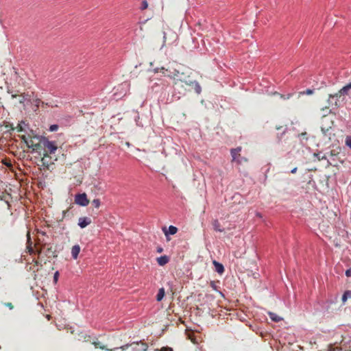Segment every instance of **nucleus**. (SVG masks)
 <instances>
[{"instance_id":"obj_1","label":"nucleus","mask_w":351,"mask_h":351,"mask_svg":"<svg viewBox=\"0 0 351 351\" xmlns=\"http://www.w3.org/2000/svg\"><path fill=\"white\" fill-rule=\"evenodd\" d=\"M148 344L143 341H134L120 348H114L109 351H147Z\"/></svg>"},{"instance_id":"obj_2","label":"nucleus","mask_w":351,"mask_h":351,"mask_svg":"<svg viewBox=\"0 0 351 351\" xmlns=\"http://www.w3.org/2000/svg\"><path fill=\"white\" fill-rule=\"evenodd\" d=\"M22 139L25 143L27 146L29 148H32L34 151L41 149L43 139H41L39 136H32L29 134L27 136L23 135L22 136Z\"/></svg>"},{"instance_id":"obj_3","label":"nucleus","mask_w":351,"mask_h":351,"mask_svg":"<svg viewBox=\"0 0 351 351\" xmlns=\"http://www.w3.org/2000/svg\"><path fill=\"white\" fill-rule=\"evenodd\" d=\"M42 143L41 149L43 150V154H48L51 156L56 155L58 147L55 142L49 141L46 138H43Z\"/></svg>"},{"instance_id":"obj_4","label":"nucleus","mask_w":351,"mask_h":351,"mask_svg":"<svg viewBox=\"0 0 351 351\" xmlns=\"http://www.w3.org/2000/svg\"><path fill=\"white\" fill-rule=\"evenodd\" d=\"M329 156L330 158L327 159V166L338 167L339 163L343 162L339 156V152L336 149L331 150Z\"/></svg>"},{"instance_id":"obj_5","label":"nucleus","mask_w":351,"mask_h":351,"mask_svg":"<svg viewBox=\"0 0 351 351\" xmlns=\"http://www.w3.org/2000/svg\"><path fill=\"white\" fill-rule=\"evenodd\" d=\"M241 147H238L234 149H231L230 154L232 156V162H236L237 163L241 165L243 162H247V158L245 157H241L240 152L241 151Z\"/></svg>"},{"instance_id":"obj_6","label":"nucleus","mask_w":351,"mask_h":351,"mask_svg":"<svg viewBox=\"0 0 351 351\" xmlns=\"http://www.w3.org/2000/svg\"><path fill=\"white\" fill-rule=\"evenodd\" d=\"M43 156L41 159L42 165L47 169H50L54 165V162L57 160V156H51L48 154H43Z\"/></svg>"},{"instance_id":"obj_7","label":"nucleus","mask_w":351,"mask_h":351,"mask_svg":"<svg viewBox=\"0 0 351 351\" xmlns=\"http://www.w3.org/2000/svg\"><path fill=\"white\" fill-rule=\"evenodd\" d=\"M169 86L167 82L164 80H158L157 82H154L152 86V90L154 93H159L165 91Z\"/></svg>"},{"instance_id":"obj_8","label":"nucleus","mask_w":351,"mask_h":351,"mask_svg":"<svg viewBox=\"0 0 351 351\" xmlns=\"http://www.w3.org/2000/svg\"><path fill=\"white\" fill-rule=\"evenodd\" d=\"M179 81L184 83L187 86H195V92L197 94H200L202 91V88L199 84L196 81H192L189 80V76H183L182 77L179 78Z\"/></svg>"},{"instance_id":"obj_9","label":"nucleus","mask_w":351,"mask_h":351,"mask_svg":"<svg viewBox=\"0 0 351 351\" xmlns=\"http://www.w3.org/2000/svg\"><path fill=\"white\" fill-rule=\"evenodd\" d=\"M335 99V102H332V104H335V108L337 109L341 106H343L344 104H346L348 101L346 99V98L343 96V94H341V91L339 90L337 93H335V97L334 98Z\"/></svg>"},{"instance_id":"obj_10","label":"nucleus","mask_w":351,"mask_h":351,"mask_svg":"<svg viewBox=\"0 0 351 351\" xmlns=\"http://www.w3.org/2000/svg\"><path fill=\"white\" fill-rule=\"evenodd\" d=\"M90 201L87 198L85 193L76 194L75 196V203L82 206H86L88 205Z\"/></svg>"},{"instance_id":"obj_11","label":"nucleus","mask_w":351,"mask_h":351,"mask_svg":"<svg viewBox=\"0 0 351 351\" xmlns=\"http://www.w3.org/2000/svg\"><path fill=\"white\" fill-rule=\"evenodd\" d=\"M333 124V121L332 120H330L328 118H327L326 116L322 117V126L321 130L322 132L326 134L327 132L332 128V125Z\"/></svg>"},{"instance_id":"obj_12","label":"nucleus","mask_w":351,"mask_h":351,"mask_svg":"<svg viewBox=\"0 0 351 351\" xmlns=\"http://www.w3.org/2000/svg\"><path fill=\"white\" fill-rule=\"evenodd\" d=\"M172 74H165V76L174 80V84H176L179 81V78L184 76V73H180L179 69L173 67V71H171Z\"/></svg>"},{"instance_id":"obj_13","label":"nucleus","mask_w":351,"mask_h":351,"mask_svg":"<svg viewBox=\"0 0 351 351\" xmlns=\"http://www.w3.org/2000/svg\"><path fill=\"white\" fill-rule=\"evenodd\" d=\"M339 90L341 94H343L348 101H351V82L344 86Z\"/></svg>"},{"instance_id":"obj_14","label":"nucleus","mask_w":351,"mask_h":351,"mask_svg":"<svg viewBox=\"0 0 351 351\" xmlns=\"http://www.w3.org/2000/svg\"><path fill=\"white\" fill-rule=\"evenodd\" d=\"M91 219L87 217H80L78 220V226L81 228H84L87 226L90 225L91 223Z\"/></svg>"},{"instance_id":"obj_15","label":"nucleus","mask_w":351,"mask_h":351,"mask_svg":"<svg viewBox=\"0 0 351 351\" xmlns=\"http://www.w3.org/2000/svg\"><path fill=\"white\" fill-rule=\"evenodd\" d=\"M173 66L169 65L167 68L161 67V68H156L154 69L155 73L162 72L163 75L165 76V74H172L171 71H173Z\"/></svg>"},{"instance_id":"obj_16","label":"nucleus","mask_w":351,"mask_h":351,"mask_svg":"<svg viewBox=\"0 0 351 351\" xmlns=\"http://www.w3.org/2000/svg\"><path fill=\"white\" fill-rule=\"evenodd\" d=\"M213 263L215 266V271L218 274H222L224 272L225 269H224V267L222 264L219 263V262H217L216 261H213Z\"/></svg>"},{"instance_id":"obj_17","label":"nucleus","mask_w":351,"mask_h":351,"mask_svg":"<svg viewBox=\"0 0 351 351\" xmlns=\"http://www.w3.org/2000/svg\"><path fill=\"white\" fill-rule=\"evenodd\" d=\"M80 252V246L79 245H75L71 248V255L74 259H77L78 254Z\"/></svg>"},{"instance_id":"obj_18","label":"nucleus","mask_w":351,"mask_h":351,"mask_svg":"<svg viewBox=\"0 0 351 351\" xmlns=\"http://www.w3.org/2000/svg\"><path fill=\"white\" fill-rule=\"evenodd\" d=\"M169 261V258L167 256L164 255L157 258V263L160 266H164Z\"/></svg>"},{"instance_id":"obj_19","label":"nucleus","mask_w":351,"mask_h":351,"mask_svg":"<svg viewBox=\"0 0 351 351\" xmlns=\"http://www.w3.org/2000/svg\"><path fill=\"white\" fill-rule=\"evenodd\" d=\"M92 344L95 346V348H99V349H101V350H106L107 351H109L108 348H107V346L106 345H104L102 342L98 341V340H96V341H93L92 342Z\"/></svg>"},{"instance_id":"obj_20","label":"nucleus","mask_w":351,"mask_h":351,"mask_svg":"<svg viewBox=\"0 0 351 351\" xmlns=\"http://www.w3.org/2000/svg\"><path fill=\"white\" fill-rule=\"evenodd\" d=\"M335 97V94H330L328 95V99L327 100V102H328V106H326V108H328L330 107H332V109H335V104H332V102H335V99H333Z\"/></svg>"},{"instance_id":"obj_21","label":"nucleus","mask_w":351,"mask_h":351,"mask_svg":"<svg viewBox=\"0 0 351 351\" xmlns=\"http://www.w3.org/2000/svg\"><path fill=\"white\" fill-rule=\"evenodd\" d=\"M212 225H213V229L215 231L220 232H223L224 231V229L221 228L220 223L219 222V221L217 219L214 220L212 222Z\"/></svg>"},{"instance_id":"obj_22","label":"nucleus","mask_w":351,"mask_h":351,"mask_svg":"<svg viewBox=\"0 0 351 351\" xmlns=\"http://www.w3.org/2000/svg\"><path fill=\"white\" fill-rule=\"evenodd\" d=\"M165 295V289L163 287L160 288L156 295V300L160 302L161 301Z\"/></svg>"},{"instance_id":"obj_23","label":"nucleus","mask_w":351,"mask_h":351,"mask_svg":"<svg viewBox=\"0 0 351 351\" xmlns=\"http://www.w3.org/2000/svg\"><path fill=\"white\" fill-rule=\"evenodd\" d=\"M178 232V228L176 226H170L168 228V232H165V235L167 236V234H175Z\"/></svg>"},{"instance_id":"obj_24","label":"nucleus","mask_w":351,"mask_h":351,"mask_svg":"<svg viewBox=\"0 0 351 351\" xmlns=\"http://www.w3.org/2000/svg\"><path fill=\"white\" fill-rule=\"evenodd\" d=\"M269 315L270 319L276 322H278L279 321L282 320V318L274 313L270 312L269 313Z\"/></svg>"},{"instance_id":"obj_25","label":"nucleus","mask_w":351,"mask_h":351,"mask_svg":"<svg viewBox=\"0 0 351 351\" xmlns=\"http://www.w3.org/2000/svg\"><path fill=\"white\" fill-rule=\"evenodd\" d=\"M348 298H351V291L348 290L342 295V302L344 304Z\"/></svg>"},{"instance_id":"obj_26","label":"nucleus","mask_w":351,"mask_h":351,"mask_svg":"<svg viewBox=\"0 0 351 351\" xmlns=\"http://www.w3.org/2000/svg\"><path fill=\"white\" fill-rule=\"evenodd\" d=\"M188 338L193 342L194 344L199 343V339L194 335L193 333H189L188 335Z\"/></svg>"},{"instance_id":"obj_27","label":"nucleus","mask_w":351,"mask_h":351,"mask_svg":"<svg viewBox=\"0 0 351 351\" xmlns=\"http://www.w3.org/2000/svg\"><path fill=\"white\" fill-rule=\"evenodd\" d=\"M314 156L316 157L319 161L322 160H327L326 155H322L321 153H315Z\"/></svg>"},{"instance_id":"obj_28","label":"nucleus","mask_w":351,"mask_h":351,"mask_svg":"<svg viewBox=\"0 0 351 351\" xmlns=\"http://www.w3.org/2000/svg\"><path fill=\"white\" fill-rule=\"evenodd\" d=\"M298 136L300 138L301 142H303V141H307L308 140V136L306 132H302L298 135Z\"/></svg>"},{"instance_id":"obj_29","label":"nucleus","mask_w":351,"mask_h":351,"mask_svg":"<svg viewBox=\"0 0 351 351\" xmlns=\"http://www.w3.org/2000/svg\"><path fill=\"white\" fill-rule=\"evenodd\" d=\"M92 204L95 208H98L100 206V200L99 199H94L92 201Z\"/></svg>"},{"instance_id":"obj_30","label":"nucleus","mask_w":351,"mask_h":351,"mask_svg":"<svg viewBox=\"0 0 351 351\" xmlns=\"http://www.w3.org/2000/svg\"><path fill=\"white\" fill-rule=\"evenodd\" d=\"M147 7H148V3H147V1L146 0H143V2H142V5H141V9L142 10H143L147 9Z\"/></svg>"},{"instance_id":"obj_31","label":"nucleus","mask_w":351,"mask_h":351,"mask_svg":"<svg viewBox=\"0 0 351 351\" xmlns=\"http://www.w3.org/2000/svg\"><path fill=\"white\" fill-rule=\"evenodd\" d=\"M313 93V90L311 89H306V90L300 93V95H304V94L312 95Z\"/></svg>"},{"instance_id":"obj_32","label":"nucleus","mask_w":351,"mask_h":351,"mask_svg":"<svg viewBox=\"0 0 351 351\" xmlns=\"http://www.w3.org/2000/svg\"><path fill=\"white\" fill-rule=\"evenodd\" d=\"M346 145L351 149V136L346 137Z\"/></svg>"},{"instance_id":"obj_33","label":"nucleus","mask_w":351,"mask_h":351,"mask_svg":"<svg viewBox=\"0 0 351 351\" xmlns=\"http://www.w3.org/2000/svg\"><path fill=\"white\" fill-rule=\"evenodd\" d=\"M3 305L9 308L10 310H12L14 308V305L11 302H5L3 303Z\"/></svg>"},{"instance_id":"obj_34","label":"nucleus","mask_w":351,"mask_h":351,"mask_svg":"<svg viewBox=\"0 0 351 351\" xmlns=\"http://www.w3.org/2000/svg\"><path fill=\"white\" fill-rule=\"evenodd\" d=\"M58 129V125H56V124H54V125H51L50 126V128H49V130H50L51 132H55V131H56Z\"/></svg>"},{"instance_id":"obj_35","label":"nucleus","mask_w":351,"mask_h":351,"mask_svg":"<svg viewBox=\"0 0 351 351\" xmlns=\"http://www.w3.org/2000/svg\"><path fill=\"white\" fill-rule=\"evenodd\" d=\"M27 248L30 254L34 253V250L33 247H32V243H30V244L27 247Z\"/></svg>"},{"instance_id":"obj_36","label":"nucleus","mask_w":351,"mask_h":351,"mask_svg":"<svg viewBox=\"0 0 351 351\" xmlns=\"http://www.w3.org/2000/svg\"><path fill=\"white\" fill-rule=\"evenodd\" d=\"M158 351H173V349L169 347H162Z\"/></svg>"},{"instance_id":"obj_37","label":"nucleus","mask_w":351,"mask_h":351,"mask_svg":"<svg viewBox=\"0 0 351 351\" xmlns=\"http://www.w3.org/2000/svg\"><path fill=\"white\" fill-rule=\"evenodd\" d=\"M26 97L25 95H21L20 96V99H19V102L21 104H24L25 101L26 100Z\"/></svg>"},{"instance_id":"obj_38","label":"nucleus","mask_w":351,"mask_h":351,"mask_svg":"<svg viewBox=\"0 0 351 351\" xmlns=\"http://www.w3.org/2000/svg\"><path fill=\"white\" fill-rule=\"evenodd\" d=\"M58 276H59V273H58V271H56V272L54 274V276H53V280H54V281H55L56 282L58 281Z\"/></svg>"},{"instance_id":"obj_39","label":"nucleus","mask_w":351,"mask_h":351,"mask_svg":"<svg viewBox=\"0 0 351 351\" xmlns=\"http://www.w3.org/2000/svg\"><path fill=\"white\" fill-rule=\"evenodd\" d=\"M346 276L347 277H350L351 276V269H347L346 271Z\"/></svg>"},{"instance_id":"obj_40","label":"nucleus","mask_w":351,"mask_h":351,"mask_svg":"<svg viewBox=\"0 0 351 351\" xmlns=\"http://www.w3.org/2000/svg\"><path fill=\"white\" fill-rule=\"evenodd\" d=\"M171 37H172L173 41H174L177 39V35L174 32H171Z\"/></svg>"},{"instance_id":"obj_41","label":"nucleus","mask_w":351,"mask_h":351,"mask_svg":"<svg viewBox=\"0 0 351 351\" xmlns=\"http://www.w3.org/2000/svg\"><path fill=\"white\" fill-rule=\"evenodd\" d=\"M167 34H166V33L164 32L163 43H167Z\"/></svg>"},{"instance_id":"obj_42","label":"nucleus","mask_w":351,"mask_h":351,"mask_svg":"<svg viewBox=\"0 0 351 351\" xmlns=\"http://www.w3.org/2000/svg\"><path fill=\"white\" fill-rule=\"evenodd\" d=\"M162 251H163L162 247H158L157 248V252H158V253H161V252H162Z\"/></svg>"},{"instance_id":"obj_43","label":"nucleus","mask_w":351,"mask_h":351,"mask_svg":"<svg viewBox=\"0 0 351 351\" xmlns=\"http://www.w3.org/2000/svg\"><path fill=\"white\" fill-rule=\"evenodd\" d=\"M69 210H63L62 212V215H63V218L65 217L66 213H68Z\"/></svg>"},{"instance_id":"obj_44","label":"nucleus","mask_w":351,"mask_h":351,"mask_svg":"<svg viewBox=\"0 0 351 351\" xmlns=\"http://www.w3.org/2000/svg\"><path fill=\"white\" fill-rule=\"evenodd\" d=\"M296 171H297V167H295V168H293V169L291 171V173H296Z\"/></svg>"},{"instance_id":"obj_45","label":"nucleus","mask_w":351,"mask_h":351,"mask_svg":"<svg viewBox=\"0 0 351 351\" xmlns=\"http://www.w3.org/2000/svg\"><path fill=\"white\" fill-rule=\"evenodd\" d=\"M281 128H282V126H276V129L277 130H280Z\"/></svg>"},{"instance_id":"obj_46","label":"nucleus","mask_w":351,"mask_h":351,"mask_svg":"<svg viewBox=\"0 0 351 351\" xmlns=\"http://www.w3.org/2000/svg\"><path fill=\"white\" fill-rule=\"evenodd\" d=\"M86 337H88V339L90 338V336H88V337H85L84 339H86ZM85 341H88V339H85Z\"/></svg>"},{"instance_id":"obj_47","label":"nucleus","mask_w":351,"mask_h":351,"mask_svg":"<svg viewBox=\"0 0 351 351\" xmlns=\"http://www.w3.org/2000/svg\"><path fill=\"white\" fill-rule=\"evenodd\" d=\"M40 102H41V104H43V101H40V100H38V104H39V103H40ZM37 106H38V104H37Z\"/></svg>"},{"instance_id":"obj_48","label":"nucleus","mask_w":351,"mask_h":351,"mask_svg":"<svg viewBox=\"0 0 351 351\" xmlns=\"http://www.w3.org/2000/svg\"><path fill=\"white\" fill-rule=\"evenodd\" d=\"M27 237H28V239L29 240L30 238H29V232H27Z\"/></svg>"},{"instance_id":"obj_49","label":"nucleus","mask_w":351,"mask_h":351,"mask_svg":"<svg viewBox=\"0 0 351 351\" xmlns=\"http://www.w3.org/2000/svg\"><path fill=\"white\" fill-rule=\"evenodd\" d=\"M195 90V86H190Z\"/></svg>"},{"instance_id":"obj_50","label":"nucleus","mask_w":351,"mask_h":351,"mask_svg":"<svg viewBox=\"0 0 351 351\" xmlns=\"http://www.w3.org/2000/svg\"><path fill=\"white\" fill-rule=\"evenodd\" d=\"M5 165H6L7 166H11V164H10V163H7V164H5Z\"/></svg>"},{"instance_id":"obj_51","label":"nucleus","mask_w":351,"mask_h":351,"mask_svg":"<svg viewBox=\"0 0 351 351\" xmlns=\"http://www.w3.org/2000/svg\"><path fill=\"white\" fill-rule=\"evenodd\" d=\"M35 263H36V265H38V261H35Z\"/></svg>"},{"instance_id":"obj_52","label":"nucleus","mask_w":351,"mask_h":351,"mask_svg":"<svg viewBox=\"0 0 351 351\" xmlns=\"http://www.w3.org/2000/svg\"><path fill=\"white\" fill-rule=\"evenodd\" d=\"M12 97H16V95H12Z\"/></svg>"}]
</instances>
